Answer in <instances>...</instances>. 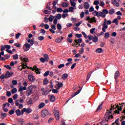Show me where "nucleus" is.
<instances>
[{
    "mask_svg": "<svg viewBox=\"0 0 125 125\" xmlns=\"http://www.w3.org/2000/svg\"><path fill=\"white\" fill-rule=\"evenodd\" d=\"M45 105V104H44V103H41L39 105V109H42V108H43V107H44Z\"/></svg>",
    "mask_w": 125,
    "mask_h": 125,
    "instance_id": "26",
    "label": "nucleus"
},
{
    "mask_svg": "<svg viewBox=\"0 0 125 125\" xmlns=\"http://www.w3.org/2000/svg\"><path fill=\"white\" fill-rule=\"evenodd\" d=\"M99 4L100 6H102L103 7H104V6H105V3H104V2L103 1L100 2Z\"/></svg>",
    "mask_w": 125,
    "mask_h": 125,
    "instance_id": "48",
    "label": "nucleus"
},
{
    "mask_svg": "<svg viewBox=\"0 0 125 125\" xmlns=\"http://www.w3.org/2000/svg\"><path fill=\"white\" fill-rule=\"evenodd\" d=\"M103 27V28H105V29H108V25H107V22H104Z\"/></svg>",
    "mask_w": 125,
    "mask_h": 125,
    "instance_id": "43",
    "label": "nucleus"
},
{
    "mask_svg": "<svg viewBox=\"0 0 125 125\" xmlns=\"http://www.w3.org/2000/svg\"><path fill=\"white\" fill-rule=\"evenodd\" d=\"M54 19V21H53V23H54V24L55 25H56L57 24V22L58 21V19H57L56 18H55Z\"/></svg>",
    "mask_w": 125,
    "mask_h": 125,
    "instance_id": "59",
    "label": "nucleus"
},
{
    "mask_svg": "<svg viewBox=\"0 0 125 125\" xmlns=\"http://www.w3.org/2000/svg\"><path fill=\"white\" fill-rule=\"evenodd\" d=\"M13 58L14 60H17L18 59V55L16 54L15 55H13Z\"/></svg>",
    "mask_w": 125,
    "mask_h": 125,
    "instance_id": "52",
    "label": "nucleus"
},
{
    "mask_svg": "<svg viewBox=\"0 0 125 125\" xmlns=\"http://www.w3.org/2000/svg\"><path fill=\"white\" fill-rule=\"evenodd\" d=\"M31 48V45L28 43H26L23 45L24 51H28Z\"/></svg>",
    "mask_w": 125,
    "mask_h": 125,
    "instance_id": "5",
    "label": "nucleus"
},
{
    "mask_svg": "<svg viewBox=\"0 0 125 125\" xmlns=\"http://www.w3.org/2000/svg\"><path fill=\"white\" fill-rule=\"evenodd\" d=\"M112 3L113 4L114 6H120V0H112Z\"/></svg>",
    "mask_w": 125,
    "mask_h": 125,
    "instance_id": "8",
    "label": "nucleus"
},
{
    "mask_svg": "<svg viewBox=\"0 0 125 125\" xmlns=\"http://www.w3.org/2000/svg\"><path fill=\"white\" fill-rule=\"evenodd\" d=\"M28 80L32 83H34V82H35V78H34V76L32 75H28Z\"/></svg>",
    "mask_w": 125,
    "mask_h": 125,
    "instance_id": "12",
    "label": "nucleus"
},
{
    "mask_svg": "<svg viewBox=\"0 0 125 125\" xmlns=\"http://www.w3.org/2000/svg\"><path fill=\"white\" fill-rule=\"evenodd\" d=\"M75 36L78 39H80V38H82L83 37V35H82V34H75Z\"/></svg>",
    "mask_w": 125,
    "mask_h": 125,
    "instance_id": "53",
    "label": "nucleus"
},
{
    "mask_svg": "<svg viewBox=\"0 0 125 125\" xmlns=\"http://www.w3.org/2000/svg\"><path fill=\"white\" fill-rule=\"evenodd\" d=\"M6 96L8 97H10V96H11V92H10L9 91H7L6 92Z\"/></svg>",
    "mask_w": 125,
    "mask_h": 125,
    "instance_id": "55",
    "label": "nucleus"
},
{
    "mask_svg": "<svg viewBox=\"0 0 125 125\" xmlns=\"http://www.w3.org/2000/svg\"><path fill=\"white\" fill-rule=\"evenodd\" d=\"M89 3H88V2H85L84 3V8H85V9H88V8H89Z\"/></svg>",
    "mask_w": 125,
    "mask_h": 125,
    "instance_id": "17",
    "label": "nucleus"
},
{
    "mask_svg": "<svg viewBox=\"0 0 125 125\" xmlns=\"http://www.w3.org/2000/svg\"><path fill=\"white\" fill-rule=\"evenodd\" d=\"M26 111H27V108H23L21 111V115H23V114H24L25 112H26Z\"/></svg>",
    "mask_w": 125,
    "mask_h": 125,
    "instance_id": "56",
    "label": "nucleus"
},
{
    "mask_svg": "<svg viewBox=\"0 0 125 125\" xmlns=\"http://www.w3.org/2000/svg\"><path fill=\"white\" fill-rule=\"evenodd\" d=\"M92 14L93 15H94V16H98V17H100V16H99V12L96 11L93 12Z\"/></svg>",
    "mask_w": 125,
    "mask_h": 125,
    "instance_id": "25",
    "label": "nucleus"
},
{
    "mask_svg": "<svg viewBox=\"0 0 125 125\" xmlns=\"http://www.w3.org/2000/svg\"><path fill=\"white\" fill-rule=\"evenodd\" d=\"M57 12H58V13L63 12V9H62L61 7L57 8Z\"/></svg>",
    "mask_w": 125,
    "mask_h": 125,
    "instance_id": "35",
    "label": "nucleus"
},
{
    "mask_svg": "<svg viewBox=\"0 0 125 125\" xmlns=\"http://www.w3.org/2000/svg\"><path fill=\"white\" fill-rule=\"evenodd\" d=\"M109 13V11H108V10L106 9H103V12H101L99 14V16H100L101 17H103V18H105L106 17V14H108Z\"/></svg>",
    "mask_w": 125,
    "mask_h": 125,
    "instance_id": "3",
    "label": "nucleus"
},
{
    "mask_svg": "<svg viewBox=\"0 0 125 125\" xmlns=\"http://www.w3.org/2000/svg\"><path fill=\"white\" fill-rule=\"evenodd\" d=\"M62 7H68L69 4L67 2H62Z\"/></svg>",
    "mask_w": 125,
    "mask_h": 125,
    "instance_id": "27",
    "label": "nucleus"
},
{
    "mask_svg": "<svg viewBox=\"0 0 125 125\" xmlns=\"http://www.w3.org/2000/svg\"><path fill=\"white\" fill-rule=\"evenodd\" d=\"M74 9H76V8H74V7H70L68 11L70 12H73V11H74Z\"/></svg>",
    "mask_w": 125,
    "mask_h": 125,
    "instance_id": "50",
    "label": "nucleus"
},
{
    "mask_svg": "<svg viewBox=\"0 0 125 125\" xmlns=\"http://www.w3.org/2000/svg\"><path fill=\"white\" fill-rule=\"evenodd\" d=\"M49 93V92L48 90L43 91L42 92V95H47Z\"/></svg>",
    "mask_w": 125,
    "mask_h": 125,
    "instance_id": "37",
    "label": "nucleus"
},
{
    "mask_svg": "<svg viewBox=\"0 0 125 125\" xmlns=\"http://www.w3.org/2000/svg\"><path fill=\"white\" fill-rule=\"evenodd\" d=\"M57 27L58 30H62V25H61V24L58 23Z\"/></svg>",
    "mask_w": 125,
    "mask_h": 125,
    "instance_id": "42",
    "label": "nucleus"
},
{
    "mask_svg": "<svg viewBox=\"0 0 125 125\" xmlns=\"http://www.w3.org/2000/svg\"><path fill=\"white\" fill-rule=\"evenodd\" d=\"M113 113L112 111H109L108 110L107 112L105 113L104 115V119L106 122H108L109 120H110V118H111V119H113V115H112Z\"/></svg>",
    "mask_w": 125,
    "mask_h": 125,
    "instance_id": "2",
    "label": "nucleus"
},
{
    "mask_svg": "<svg viewBox=\"0 0 125 125\" xmlns=\"http://www.w3.org/2000/svg\"><path fill=\"white\" fill-rule=\"evenodd\" d=\"M110 112L112 111L113 114H120V111H122L123 110V108L122 106H119V105H117L115 104H111V108H110Z\"/></svg>",
    "mask_w": 125,
    "mask_h": 125,
    "instance_id": "1",
    "label": "nucleus"
},
{
    "mask_svg": "<svg viewBox=\"0 0 125 125\" xmlns=\"http://www.w3.org/2000/svg\"><path fill=\"white\" fill-rule=\"evenodd\" d=\"M15 113V111H14V110L12 109L9 111V115H13Z\"/></svg>",
    "mask_w": 125,
    "mask_h": 125,
    "instance_id": "60",
    "label": "nucleus"
},
{
    "mask_svg": "<svg viewBox=\"0 0 125 125\" xmlns=\"http://www.w3.org/2000/svg\"><path fill=\"white\" fill-rule=\"evenodd\" d=\"M51 5V4L50 3H48L46 7V9H49V10H51V8H50V7Z\"/></svg>",
    "mask_w": 125,
    "mask_h": 125,
    "instance_id": "41",
    "label": "nucleus"
},
{
    "mask_svg": "<svg viewBox=\"0 0 125 125\" xmlns=\"http://www.w3.org/2000/svg\"><path fill=\"white\" fill-rule=\"evenodd\" d=\"M119 77H120V72L119 71H116L114 76L115 80L118 79Z\"/></svg>",
    "mask_w": 125,
    "mask_h": 125,
    "instance_id": "23",
    "label": "nucleus"
},
{
    "mask_svg": "<svg viewBox=\"0 0 125 125\" xmlns=\"http://www.w3.org/2000/svg\"><path fill=\"white\" fill-rule=\"evenodd\" d=\"M48 97L50 102H54L55 101V97L53 95H49Z\"/></svg>",
    "mask_w": 125,
    "mask_h": 125,
    "instance_id": "9",
    "label": "nucleus"
},
{
    "mask_svg": "<svg viewBox=\"0 0 125 125\" xmlns=\"http://www.w3.org/2000/svg\"><path fill=\"white\" fill-rule=\"evenodd\" d=\"M112 23H115L116 25H118L119 24V21H118V19H115L113 21H112Z\"/></svg>",
    "mask_w": 125,
    "mask_h": 125,
    "instance_id": "44",
    "label": "nucleus"
},
{
    "mask_svg": "<svg viewBox=\"0 0 125 125\" xmlns=\"http://www.w3.org/2000/svg\"><path fill=\"white\" fill-rule=\"evenodd\" d=\"M49 73H50L49 71H46L43 75L44 77H47L49 75Z\"/></svg>",
    "mask_w": 125,
    "mask_h": 125,
    "instance_id": "47",
    "label": "nucleus"
},
{
    "mask_svg": "<svg viewBox=\"0 0 125 125\" xmlns=\"http://www.w3.org/2000/svg\"><path fill=\"white\" fill-rule=\"evenodd\" d=\"M44 59H45L46 61L48 60V55H47V54L44 55Z\"/></svg>",
    "mask_w": 125,
    "mask_h": 125,
    "instance_id": "58",
    "label": "nucleus"
},
{
    "mask_svg": "<svg viewBox=\"0 0 125 125\" xmlns=\"http://www.w3.org/2000/svg\"><path fill=\"white\" fill-rule=\"evenodd\" d=\"M108 13L110 14V15H112V14H114V13H115V10H114V9H111L109 11Z\"/></svg>",
    "mask_w": 125,
    "mask_h": 125,
    "instance_id": "36",
    "label": "nucleus"
},
{
    "mask_svg": "<svg viewBox=\"0 0 125 125\" xmlns=\"http://www.w3.org/2000/svg\"><path fill=\"white\" fill-rule=\"evenodd\" d=\"M21 60H22V61H25L26 62H27V61H28V60H29V59H28V58L27 57H21Z\"/></svg>",
    "mask_w": 125,
    "mask_h": 125,
    "instance_id": "34",
    "label": "nucleus"
},
{
    "mask_svg": "<svg viewBox=\"0 0 125 125\" xmlns=\"http://www.w3.org/2000/svg\"><path fill=\"white\" fill-rule=\"evenodd\" d=\"M11 92L12 94H14V93H16L17 92V89L16 88H14L11 90Z\"/></svg>",
    "mask_w": 125,
    "mask_h": 125,
    "instance_id": "40",
    "label": "nucleus"
},
{
    "mask_svg": "<svg viewBox=\"0 0 125 125\" xmlns=\"http://www.w3.org/2000/svg\"><path fill=\"white\" fill-rule=\"evenodd\" d=\"M51 28H52V30H56V26L54 24H52L51 25Z\"/></svg>",
    "mask_w": 125,
    "mask_h": 125,
    "instance_id": "64",
    "label": "nucleus"
},
{
    "mask_svg": "<svg viewBox=\"0 0 125 125\" xmlns=\"http://www.w3.org/2000/svg\"><path fill=\"white\" fill-rule=\"evenodd\" d=\"M68 78V74L66 73L63 74L62 76V79L65 81Z\"/></svg>",
    "mask_w": 125,
    "mask_h": 125,
    "instance_id": "20",
    "label": "nucleus"
},
{
    "mask_svg": "<svg viewBox=\"0 0 125 125\" xmlns=\"http://www.w3.org/2000/svg\"><path fill=\"white\" fill-rule=\"evenodd\" d=\"M103 51V50L101 48H99L96 50V52L98 53H101Z\"/></svg>",
    "mask_w": 125,
    "mask_h": 125,
    "instance_id": "31",
    "label": "nucleus"
},
{
    "mask_svg": "<svg viewBox=\"0 0 125 125\" xmlns=\"http://www.w3.org/2000/svg\"><path fill=\"white\" fill-rule=\"evenodd\" d=\"M42 11L44 13H45V14H49V13L50 12L49 11H47L44 9H43Z\"/></svg>",
    "mask_w": 125,
    "mask_h": 125,
    "instance_id": "63",
    "label": "nucleus"
},
{
    "mask_svg": "<svg viewBox=\"0 0 125 125\" xmlns=\"http://www.w3.org/2000/svg\"><path fill=\"white\" fill-rule=\"evenodd\" d=\"M4 67L7 69H8L9 70H11V66L9 65H4Z\"/></svg>",
    "mask_w": 125,
    "mask_h": 125,
    "instance_id": "57",
    "label": "nucleus"
},
{
    "mask_svg": "<svg viewBox=\"0 0 125 125\" xmlns=\"http://www.w3.org/2000/svg\"><path fill=\"white\" fill-rule=\"evenodd\" d=\"M63 39H64L63 37L59 38L56 39L55 42H57L58 43H59L60 42H62V41H63Z\"/></svg>",
    "mask_w": 125,
    "mask_h": 125,
    "instance_id": "15",
    "label": "nucleus"
},
{
    "mask_svg": "<svg viewBox=\"0 0 125 125\" xmlns=\"http://www.w3.org/2000/svg\"><path fill=\"white\" fill-rule=\"evenodd\" d=\"M55 18V16H53L52 15H50L49 17L48 18V21L49 22H52L53 21V20Z\"/></svg>",
    "mask_w": 125,
    "mask_h": 125,
    "instance_id": "21",
    "label": "nucleus"
},
{
    "mask_svg": "<svg viewBox=\"0 0 125 125\" xmlns=\"http://www.w3.org/2000/svg\"><path fill=\"white\" fill-rule=\"evenodd\" d=\"M27 89V88H26V87L21 86L20 87L19 89V92H21V94H22L23 93V90H26Z\"/></svg>",
    "mask_w": 125,
    "mask_h": 125,
    "instance_id": "11",
    "label": "nucleus"
},
{
    "mask_svg": "<svg viewBox=\"0 0 125 125\" xmlns=\"http://www.w3.org/2000/svg\"><path fill=\"white\" fill-rule=\"evenodd\" d=\"M32 91H33V89H32V87L29 86L26 90L27 96H30L32 94Z\"/></svg>",
    "mask_w": 125,
    "mask_h": 125,
    "instance_id": "7",
    "label": "nucleus"
},
{
    "mask_svg": "<svg viewBox=\"0 0 125 125\" xmlns=\"http://www.w3.org/2000/svg\"><path fill=\"white\" fill-rule=\"evenodd\" d=\"M62 17V15L61 14H58L56 16H55V18H56L58 20H60Z\"/></svg>",
    "mask_w": 125,
    "mask_h": 125,
    "instance_id": "24",
    "label": "nucleus"
},
{
    "mask_svg": "<svg viewBox=\"0 0 125 125\" xmlns=\"http://www.w3.org/2000/svg\"><path fill=\"white\" fill-rule=\"evenodd\" d=\"M110 37V33L109 32L104 34V39H108Z\"/></svg>",
    "mask_w": 125,
    "mask_h": 125,
    "instance_id": "39",
    "label": "nucleus"
},
{
    "mask_svg": "<svg viewBox=\"0 0 125 125\" xmlns=\"http://www.w3.org/2000/svg\"><path fill=\"white\" fill-rule=\"evenodd\" d=\"M67 16H68V14H67V13L62 14V17L63 18V19H65V18H66V17H67Z\"/></svg>",
    "mask_w": 125,
    "mask_h": 125,
    "instance_id": "61",
    "label": "nucleus"
},
{
    "mask_svg": "<svg viewBox=\"0 0 125 125\" xmlns=\"http://www.w3.org/2000/svg\"><path fill=\"white\" fill-rule=\"evenodd\" d=\"M54 115L56 118V120H57V121H59V119H60V115L59 114V111H58V110H54Z\"/></svg>",
    "mask_w": 125,
    "mask_h": 125,
    "instance_id": "6",
    "label": "nucleus"
},
{
    "mask_svg": "<svg viewBox=\"0 0 125 125\" xmlns=\"http://www.w3.org/2000/svg\"><path fill=\"white\" fill-rule=\"evenodd\" d=\"M6 116H7V114L6 113L1 112L0 118L2 119V120H3V119H5Z\"/></svg>",
    "mask_w": 125,
    "mask_h": 125,
    "instance_id": "19",
    "label": "nucleus"
},
{
    "mask_svg": "<svg viewBox=\"0 0 125 125\" xmlns=\"http://www.w3.org/2000/svg\"><path fill=\"white\" fill-rule=\"evenodd\" d=\"M81 91H82V89H79L77 92H76L75 93H74L71 95L72 97H75V96H76V95H78V94H79V93H80Z\"/></svg>",
    "mask_w": 125,
    "mask_h": 125,
    "instance_id": "18",
    "label": "nucleus"
},
{
    "mask_svg": "<svg viewBox=\"0 0 125 125\" xmlns=\"http://www.w3.org/2000/svg\"><path fill=\"white\" fill-rule=\"evenodd\" d=\"M63 67H65V64L64 63L61 64L58 66L59 69H61V68H63Z\"/></svg>",
    "mask_w": 125,
    "mask_h": 125,
    "instance_id": "46",
    "label": "nucleus"
},
{
    "mask_svg": "<svg viewBox=\"0 0 125 125\" xmlns=\"http://www.w3.org/2000/svg\"><path fill=\"white\" fill-rule=\"evenodd\" d=\"M27 103L28 105H32L34 104V103H33V99H30L27 102Z\"/></svg>",
    "mask_w": 125,
    "mask_h": 125,
    "instance_id": "28",
    "label": "nucleus"
},
{
    "mask_svg": "<svg viewBox=\"0 0 125 125\" xmlns=\"http://www.w3.org/2000/svg\"><path fill=\"white\" fill-rule=\"evenodd\" d=\"M87 38L89 41H92V40L93 39V36L92 35H89L87 36Z\"/></svg>",
    "mask_w": 125,
    "mask_h": 125,
    "instance_id": "49",
    "label": "nucleus"
},
{
    "mask_svg": "<svg viewBox=\"0 0 125 125\" xmlns=\"http://www.w3.org/2000/svg\"><path fill=\"white\" fill-rule=\"evenodd\" d=\"M38 39L39 40V41H43V40H44V37L43 36H40L38 38Z\"/></svg>",
    "mask_w": 125,
    "mask_h": 125,
    "instance_id": "45",
    "label": "nucleus"
},
{
    "mask_svg": "<svg viewBox=\"0 0 125 125\" xmlns=\"http://www.w3.org/2000/svg\"><path fill=\"white\" fill-rule=\"evenodd\" d=\"M26 64H25V63L24 62H22V65H23V66L22 67L21 69V71H22V70H23V69H26V67H27V69H30V67H29V66H27V62H26Z\"/></svg>",
    "mask_w": 125,
    "mask_h": 125,
    "instance_id": "16",
    "label": "nucleus"
},
{
    "mask_svg": "<svg viewBox=\"0 0 125 125\" xmlns=\"http://www.w3.org/2000/svg\"><path fill=\"white\" fill-rule=\"evenodd\" d=\"M48 115V110L45 109L41 111V116L42 118H45Z\"/></svg>",
    "mask_w": 125,
    "mask_h": 125,
    "instance_id": "4",
    "label": "nucleus"
},
{
    "mask_svg": "<svg viewBox=\"0 0 125 125\" xmlns=\"http://www.w3.org/2000/svg\"><path fill=\"white\" fill-rule=\"evenodd\" d=\"M9 103H11L12 105H14V103H13V99L11 98H10L8 100Z\"/></svg>",
    "mask_w": 125,
    "mask_h": 125,
    "instance_id": "32",
    "label": "nucleus"
},
{
    "mask_svg": "<svg viewBox=\"0 0 125 125\" xmlns=\"http://www.w3.org/2000/svg\"><path fill=\"white\" fill-rule=\"evenodd\" d=\"M27 42H28L30 43L31 46L33 45V44H34V40H33L29 39L27 40Z\"/></svg>",
    "mask_w": 125,
    "mask_h": 125,
    "instance_id": "38",
    "label": "nucleus"
},
{
    "mask_svg": "<svg viewBox=\"0 0 125 125\" xmlns=\"http://www.w3.org/2000/svg\"><path fill=\"white\" fill-rule=\"evenodd\" d=\"M75 43H76V45H78V44H79V43H81L82 42H83V39H82V38H79L78 40H75L74 41Z\"/></svg>",
    "mask_w": 125,
    "mask_h": 125,
    "instance_id": "14",
    "label": "nucleus"
},
{
    "mask_svg": "<svg viewBox=\"0 0 125 125\" xmlns=\"http://www.w3.org/2000/svg\"><path fill=\"white\" fill-rule=\"evenodd\" d=\"M102 107V104H100V105L98 107L97 110H96V112H98L99 110H101Z\"/></svg>",
    "mask_w": 125,
    "mask_h": 125,
    "instance_id": "54",
    "label": "nucleus"
},
{
    "mask_svg": "<svg viewBox=\"0 0 125 125\" xmlns=\"http://www.w3.org/2000/svg\"><path fill=\"white\" fill-rule=\"evenodd\" d=\"M92 41L93 42H98V37L97 36H94L93 37Z\"/></svg>",
    "mask_w": 125,
    "mask_h": 125,
    "instance_id": "22",
    "label": "nucleus"
},
{
    "mask_svg": "<svg viewBox=\"0 0 125 125\" xmlns=\"http://www.w3.org/2000/svg\"><path fill=\"white\" fill-rule=\"evenodd\" d=\"M93 72V71H91L90 72V73H88L87 75V78H86V81H88L89 80V78H90V76H91V74H92V73Z\"/></svg>",
    "mask_w": 125,
    "mask_h": 125,
    "instance_id": "33",
    "label": "nucleus"
},
{
    "mask_svg": "<svg viewBox=\"0 0 125 125\" xmlns=\"http://www.w3.org/2000/svg\"><path fill=\"white\" fill-rule=\"evenodd\" d=\"M57 83H58L57 84V86H56V88L58 90L60 89L61 87H62V86H63V83H60L59 82H57Z\"/></svg>",
    "mask_w": 125,
    "mask_h": 125,
    "instance_id": "13",
    "label": "nucleus"
},
{
    "mask_svg": "<svg viewBox=\"0 0 125 125\" xmlns=\"http://www.w3.org/2000/svg\"><path fill=\"white\" fill-rule=\"evenodd\" d=\"M15 112H16L17 116H20V115H21V110H20V109L16 110Z\"/></svg>",
    "mask_w": 125,
    "mask_h": 125,
    "instance_id": "29",
    "label": "nucleus"
},
{
    "mask_svg": "<svg viewBox=\"0 0 125 125\" xmlns=\"http://www.w3.org/2000/svg\"><path fill=\"white\" fill-rule=\"evenodd\" d=\"M32 112V109L30 108H26V113L27 114H30Z\"/></svg>",
    "mask_w": 125,
    "mask_h": 125,
    "instance_id": "51",
    "label": "nucleus"
},
{
    "mask_svg": "<svg viewBox=\"0 0 125 125\" xmlns=\"http://www.w3.org/2000/svg\"><path fill=\"white\" fill-rule=\"evenodd\" d=\"M48 82L49 81L47 80V79L45 78L43 80V85H46V84L48 83Z\"/></svg>",
    "mask_w": 125,
    "mask_h": 125,
    "instance_id": "30",
    "label": "nucleus"
},
{
    "mask_svg": "<svg viewBox=\"0 0 125 125\" xmlns=\"http://www.w3.org/2000/svg\"><path fill=\"white\" fill-rule=\"evenodd\" d=\"M12 83L13 84V85H16L17 84V81L13 80L12 81Z\"/></svg>",
    "mask_w": 125,
    "mask_h": 125,
    "instance_id": "62",
    "label": "nucleus"
},
{
    "mask_svg": "<svg viewBox=\"0 0 125 125\" xmlns=\"http://www.w3.org/2000/svg\"><path fill=\"white\" fill-rule=\"evenodd\" d=\"M11 76H13V72L10 73L9 72V71H8L5 75V79L10 78Z\"/></svg>",
    "mask_w": 125,
    "mask_h": 125,
    "instance_id": "10",
    "label": "nucleus"
}]
</instances>
